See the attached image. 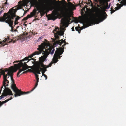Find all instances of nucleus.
Wrapping results in <instances>:
<instances>
[{"label": "nucleus", "mask_w": 126, "mask_h": 126, "mask_svg": "<svg viewBox=\"0 0 126 126\" xmlns=\"http://www.w3.org/2000/svg\"><path fill=\"white\" fill-rule=\"evenodd\" d=\"M28 62V61H27V62H24V64L22 62H19L17 64H14L15 67L14 68L13 66H12L9 67L8 69H0V78L1 75H2L3 76L4 85L7 83L6 85V86H8L9 82L8 80H6V78L7 76H10V79L12 83L11 85V88H12V87L13 86L14 88L17 89L15 85L13 84L14 83L13 77V73L16 72L17 70L19 69V71L17 74V76L18 77H19L20 76H18L22 72L25 71L28 68H31L30 66H28L26 64V63H27Z\"/></svg>", "instance_id": "obj_1"}, {"label": "nucleus", "mask_w": 126, "mask_h": 126, "mask_svg": "<svg viewBox=\"0 0 126 126\" xmlns=\"http://www.w3.org/2000/svg\"><path fill=\"white\" fill-rule=\"evenodd\" d=\"M58 15H63L65 16L62 22L63 26L61 27L60 30L59 31V28L57 27L54 31L56 32L55 33L54 31L53 32L54 33V37L55 38L59 39V36H62L64 34V32L65 30V28L68 26V25L66 26L65 25L66 23H69L71 19L69 16L67 14L66 10V11L65 13H64L63 10L58 9L57 10V12H55L52 15L48 18V20H52L54 21L57 18V16Z\"/></svg>", "instance_id": "obj_2"}, {"label": "nucleus", "mask_w": 126, "mask_h": 126, "mask_svg": "<svg viewBox=\"0 0 126 126\" xmlns=\"http://www.w3.org/2000/svg\"><path fill=\"white\" fill-rule=\"evenodd\" d=\"M39 47L37 48L38 51H35L33 55L32 56L33 57V56L36 55H38L41 53L43 56H41L39 58V62L38 64L39 65L40 67H42V70L44 72L47 71L46 69L49 67V66H46L43 63L44 62H45L47 59V57L50 53L51 55L53 54L55 51V49L53 48L49 47L48 48L47 50L45 49L44 47L41 45L38 46Z\"/></svg>", "instance_id": "obj_3"}, {"label": "nucleus", "mask_w": 126, "mask_h": 126, "mask_svg": "<svg viewBox=\"0 0 126 126\" xmlns=\"http://www.w3.org/2000/svg\"><path fill=\"white\" fill-rule=\"evenodd\" d=\"M21 9V7L20 6L14 7L9 10L8 12L9 14L4 13L3 15L4 17H2L1 18V21H3L1 22H5L8 24L9 26L11 28V31L12 32H14V27L13 26L14 17L16 16L15 13L17 11Z\"/></svg>", "instance_id": "obj_4"}, {"label": "nucleus", "mask_w": 126, "mask_h": 126, "mask_svg": "<svg viewBox=\"0 0 126 126\" xmlns=\"http://www.w3.org/2000/svg\"><path fill=\"white\" fill-rule=\"evenodd\" d=\"M38 85V83H36L34 87L30 91L27 92H22L21 90H19L18 89H15L14 88L13 86L12 87V89L13 91L15 93V94L14 95L15 97H16L18 96H20L21 95L27 94L32 91Z\"/></svg>", "instance_id": "obj_5"}, {"label": "nucleus", "mask_w": 126, "mask_h": 126, "mask_svg": "<svg viewBox=\"0 0 126 126\" xmlns=\"http://www.w3.org/2000/svg\"><path fill=\"white\" fill-rule=\"evenodd\" d=\"M3 84H4L3 82ZM6 84L5 85L3 84V85L5 87V89L3 91V93L2 94V95L0 96V100L3 98L4 96H7L8 95H13L11 90L8 88H6V86H5Z\"/></svg>", "instance_id": "obj_6"}, {"label": "nucleus", "mask_w": 126, "mask_h": 126, "mask_svg": "<svg viewBox=\"0 0 126 126\" xmlns=\"http://www.w3.org/2000/svg\"><path fill=\"white\" fill-rule=\"evenodd\" d=\"M92 20L91 19H87L84 20L83 22H80L81 23H82L83 25V26L81 28H83L82 29H85V28L89 27V26L91 25V24H93V23H92Z\"/></svg>", "instance_id": "obj_7"}, {"label": "nucleus", "mask_w": 126, "mask_h": 126, "mask_svg": "<svg viewBox=\"0 0 126 126\" xmlns=\"http://www.w3.org/2000/svg\"><path fill=\"white\" fill-rule=\"evenodd\" d=\"M64 50H62L61 52H58L57 53H56V52H55V54L54 55L53 57L52 60L54 63H56L58 61L57 60L59 59H60V56L63 53Z\"/></svg>", "instance_id": "obj_8"}, {"label": "nucleus", "mask_w": 126, "mask_h": 126, "mask_svg": "<svg viewBox=\"0 0 126 126\" xmlns=\"http://www.w3.org/2000/svg\"><path fill=\"white\" fill-rule=\"evenodd\" d=\"M38 2L36 0H34L32 4L33 6H39L40 5L44 6L46 3V0H38Z\"/></svg>", "instance_id": "obj_9"}, {"label": "nucleus", "mask_w": 126, "mask_h": 126, "mask_svg": "<svg viewBox=\"0 0 126 126\" xmlns=\"http://www.w3.org/2000/svg\"><path fill=\"white\" fill-rule=\"evenodd\" d=\"M33 70L34 71V72L40 74H41L40 71H41L42 69L40 67L39 65L38 64L37 65L33 68Z\"/></svg>", "instance_id": "obj_10"}, {"label": "nucleus", "mask_w": 126, "mask_h": 126, "mask_svg": "<svg viewBox=\"0 0 126 126\" xmlns=\"http://www.w3.org/2000/svg\"><path fill=\"white\" fill-rule=\"evenodd\" d=\"M107 16V15H106L105 16L104 15H103L102 17H101L100 16H99L98 17V18L95 21V23L94 24H97L100 22L103 21L106 18Z\"/></svg>", "instance_id": "obj_11"}, {"label": "nucleus", "mask_w": 126, "mask_h": 126, "mask_svg": "<svg viewBox=\"0 0 126 126\" xmlns=\"http://www.w3.org/2000/svg\"><path fill=\"white\" fill-rule=\"evenodd\" d=\"M12 99V97H10V99H7L6 100H5V101H3L2 102V103L0 105V106L3 105V104H4L5 103L7 102L8 101H9L10 100H11V99Z\"/></svg>", "instance_id": "obj_12"}, {"label": "nucleus", "mask_w": 126, "mask_h": 126, "mask_svg": "<svg viewBox=\"0 0 126 126\" xmlns=\"http://www.w3.org/2000/svg\"><path fill=\"white\" fill-rule=\"evenodd\" d=\"M122 5H123V4H122ZM122 5L120 7H115V10H112V11H111V12H110L111 13V14H112L113 13H114V12H115L117 10L119 9H120L121 7H122Z\"/></svg>", "instance_id": "obj_13"}, {"label": "nucleus", "mask_w": 126, "mask_h": 126, "mask_svg": "<svg viewBox=\"0 0 126 126\" xmlns=\"http://www.w3.org/2000/svg\"><path fill=\"white\" fill-rule=\"evenodd\" d=\"M36 11L35 10H34L33 12L31 13V14L30 15V18L32 17L34 15L36 12Z\"/></svg>", "instance_id": "obj_14"}, {"label": "nucleus", "mask_w": 126, "mask_h": 126, "mask_svg": "<svg viewBox=\"0 0 126 126\" xmlns=\"http://www.w3.org/2000/svg\"><path fill=\"white\" fill-rule=\"evenodd\" d=\"M120 3L121 4H123L122 6L123 5L125 6L126 5V0H123V2L121 1Z\"/></svg>", "instance_id": "obj_15"}, {"label": "nucleus", "mask_w": 126, "mask_h": 126, "mask_svg": "<svg viewBox=\"0 0 126 126\" xmlns=\"http://www.w3.org/2000/svg\"><path fill=\"white\" fill-rule=\"evenodd\" d=\"M30 15H28L26 17H24L23 18V20H26L28 18H30Z\"/></svg>", "instance_id": "obj_16"}, {"label": "nucleus", "mask_w": 126, "mask_h": 126, "mask_svg": "<svg viewBox=\"0 0 126 126\" xmlns=\"http://www.w3.org/2000/svg\"><path fill=\"white\" fill-rule=\"evenodd\" d=\"M105 0H100V2L102 4H103L104 3L105 1Z\"/></svg>", "instance_id": "obj_17"}, {"label": "nucleus", "mask_w": 126, "mask_h": 126, "mask_svg": "<svg viewBox=\"0 0 126 126\" xmlns=\"http://www.w3.org/2000/svg\"><path fill=\"white\" fill-rule=\"evenodd\" d=\"M30 38V36H27L26 37V41H29V39Z\"/></svg>", "instance_id": "obj_18"}, {"label": "nucleus", "mask_w": 126, "mask_h": 126, "mask_svg": "<svg viewBox=\"0 0 126 126\" xmlns=\"http://www.w3.org/2000/svg\"><path fill=\"white\" fill-rule=\"evenodd\" d=\"M20 18V17H19L18 16H16V18L15 19V21L16 22H17L18 21V20Z\"/></svg>", "instance_id": "obj_19"}, {"label": "nucleus", "mask_w": 126, "mask_h": 126, "mask_svg": "<svg viewBox=\"0 0 126 126\" xmlns=\"http://www.w3.org/2000/svg\"><path fill=\"white\" fill-rule=\"evenodd\" d=\"M43 38V37L42 36H41L37 40V42H38L39 41H40Z\"/></svg>", "instance_id": "obj_20"}, {"label": "nucleus", "mask_w": 126, "mask_h": 126, "mask_svg": "<svg viewBox=\"0 0 126 126\" xmlns=\"http://www.w3.org/2000/svg\"><path fill=\"white\" fill-rule=\"evenodd\" d=\"M33 73L35 75V77H36V78H38V77H39V76L38 75L36 74L34 72H33Z\"/></svg>", "instance_id": "obj_21"}, {"label": "nucleus", "mask_w": 126, "mask_h": 126, "mask_svg": "<svg viewBox=\"0 0 126 126\" xmlns=\"http://www.w3.org/2000/svg\"><path fill=\"white\" fill-rule=\"evenodd\" d=\"M110 3L109 4V6L105 8V9H109L110 7Z\"/></svg>", "instance_id": "obj_22"}, {"label": "nucleus", "mask_w": 126, "mask_h": 126, "mask_svg": "<svg viewBox=\"0 0 126 126\" xmlns=\"http://www.w3.org/2000/svg\"><path fill=\"white\" fill-rule=\"evenodd\" d=\"M43 76L45 77L46 78V79H45V80H46L47 79V76L45 75V74H44L43 75Z\"/></svg>", "instance_id": "obj_23"}, {"label": "nucleus", "mask_w": 126, "mask_h": 126, "mask_svg": "<svg viewBox=\"0 0 126 126\" xmlns=\"http://www.w3.org/2000/svg\"><path fill=\"white\" fill-rule=\"evenodd\" d=\"M28 71V70H27L26 71L23 72H22V73H21L20 75H21V74H24V73H26Z\"/></svg>", "instance_id": "obj_24"}, {"label": "nucleus", "mask_w": 126, "mask_h": 126, "mask_svg": "<svg viewBox=\"0 0 126 126\" xmlns=\"http://www.w3.org/2000/svg\"><path fill=\"white\" fill-rule=\"evenodd\" d=\"M28 59L27 58H25L24 59H23V61H27L28 60Z\"/></svg>", "instance_id": "obj_25"}, {"label": "nucleus", "mask_w": 126, "mask_h": 126, "mask_svg": "<svg viewBox=\"0 0 126 126\" xmlns=\"http://www.w3.org/2000/svg\"><path fill=\"white\" fill-rule=\"evenodd\" d=\"M53 63H50L49 64V65L47 66H49V67H50L51 65Z\"/></svg>", "instance_id": "obj_26"}, {"label": "nucleus", "mask_w": 126, "mask_h": 126, "mask_svg": "<svg viewBox=\"0 0 126 126\" xmlns=\"http://www.w3.org/2000/svg\"><path fill=\"white\" fill-rule=\"evenodd\" d=\"M5 42V41L4 40H3L2 41V42H0V44H2V43H4Z\"/></svg>", "instance_id": "obj_27"}, {"label": "nucleus", "mask_w": 126, "mask_h": 126, "mask_svg": "<svg viewBox=\"0 0 126 126\" xmlns=\"http://www.w3.org/2000/svg\"><path fill=\"white\" fill-rule=\"evenodd\" d=\"M75 29L76 31H78V30H79L78 29V28H77V27H76L75 28Z\"/></svg>", "instance_id": "obj_28"}, {"label": "nucleus", "mask_w": 126, "mask_h": 126, "mask_svg": "<svg viewBox=\"0 0 126 126\" xmlns=\"http://www.w3.org/2000/svg\"><path fill=\"white\" fill-rule=\"evenodd\" d=\"M42 75H43L45 73V72H44V71H42Z\"/></svg>", "instance_id": "obj_29"}, {"label": "nucleus", "mask_w": 126, "mask_h": 126, "mask_svg": "<svg viewBox=\"0 0 126 126\" xmlns=\"http://www.w3.org/2000/svg\"><path fill=\"white\" fill-rule=\"evenodd\" d=\"M71 29H72V31H74V27H72V28H71Z\"/></svg>", "instance_id": "obj_30"}, {"label": "nucleus", "mask_w": 126, "mask_h": 126, "mask_svg": "<svg viewBox=\"0 0 126 126\" xmlns=\"http://www.w3.org/2000/svg\"><path fill=\"white\" fill-rule=\"evenodd\" d=\"M8 0H6V2L5 3V4H6L7 5L9 4L7 2Z\"/></svg>", "instance_id": "obj_31"}, {"label": "nucleus", "mask_w": 126, "mask_h": 126, "mask_svg": "<svg viewBox=\"0 0 126 126\" xmlns=\"http://www.w3.org/2000/svg\"><path fill=\"white\" fill-rule=\"evenodd\" d=\"M18 22H16V21H15L14 22V24H15V25H16L17 24H18Z\"/></svg>", "instance_id": "obj_32"}, {"label": "nucleus", "mask_w": 126, "mask_h": 126, "mask_svg": "<svg viewBox=\"0 0 126 126\" xmlns=\"http://www.w3.org/2000/svg\"><path fill=\"white\" fill-rule=\"evenodd\" d=\"M10 76H10H7V78H6V80H7V78L8 79L9 78Z\"/></svg>", "instance_id": "obj_33"}, {"label": "nucleus", "mask_w": 126, "mask_h": 126, "mask_svg": "<svg viewBox=\"0 0 126 126\" xmlns=\"http://www.w3.org/2000/svg\"><path fill=\"white\" fill-rule=\"evenodd\" d=\"M19 62V61H16L14 62V63H17L18 62Z\"/></svg>", "instance_id": "obj_34"}, {"label": "nucleus", "mask_w": 126, "mask_h": 126, "mask_svg": "<svg viewBox=\"0 0 126 126\" xmlns=\"http://www.w3.org/2000/svg\"><path fill=\"white\" fill-rule=\"evenodd\" d=\"M27 12H25V11L24 12V13L23 14V16H24L26 13Z\"/></svg>", "instance_id": "obj_35"}, {"label": "nucleus", "mask_w": 126, "mask_h": 126, "mask_svg": "<svg viewBox=\"0 0 126 126\" xmlns=\"http://www.w3.org/2000/svg\"><path fill=\"white\" fill-rule=\"evenodd\" d=\"M36 78V79L37 81V80H39V78Z\"/></svg>", "instance_id": "obj_36"}, {"label": "nucleus", "mask_w": 126, "mask_h": 126, "mask_svg": "<svg viewBox=\"0 0 126 126\" xmlns=\"http://www.w3.org/2000/svg\"><path fill=\"white\" fill-rule=\"evenodd\" d=\"M17 32V30H14V32Z\"/></svg>", "instance_id": "obj_37"}, {"label": "nucleus", "mask_w": 126, "mask_h": 126, "mask_svg": "<svg viewBox=\"0 0 126 126\" xmlns=\"http://www.w3.org/2000/svg\"><path fill=\"white\" fill-rule=\"evenodd\" d=\"M75 22L76 23H78V21H75Z\"/></svg>", "instance_id": "obj_38"}, {"label": "nucleus", "mask_w": 126, "mask_h": 126, "mask_svg": "<svg viewBox=\"0 0 126 126\" xmlns=\"http://www.w3.org/2000/svg\"><path fill=\"white\" fill-rule=\"evenodd\" d=\"M38 82H39V80H37V82L36 83H38Z\"/></svg>", "instance_id": "obj_39"}, {"label": "nucleus", "mask_w": 126, "mask_h": 126, "mask_svg": "<svg viewBox=\"0 0 126 126\" xmlns=\"http://www.w3.org/2000/svg\"><path fill=\"white\" fill-rule=\"evenodd\" d=\"M78 32L79 33H80V31H79V30H78Z\"/></svg>", "instance_id": "obj_40"}, {"label": "nucleus", "mask_w": 126, "mask_h": 126, "mask_svg": "<svg viewBox=\"0 0 126 126\" xmlns=\"http://www.w3.org/2000/svg\"><path fill=\"white\" fill-rule=\"evenodd\" d=\"M1 21H1V19H0V22H1Z\"/></svg>", "instance_id": "obj_41"}, {"label": "nucleus", "mask_w": 126, "mask_h": 126, "mask_svg": "<svg viewBox=\"0 0 126 126\" xmlns=\"http://www.w3.org/2000/svg\"><path fill=\"white\" fill-rule=\"evenodd\" d=\"M19 27H20V26H18L17 27H16V29L17 28H18Z\"/></svg>", "instance_id": "obj_42"}, {"label": "nucleus", "mask_w": 126, "mask_h": 126, "mask_svg": "<svg viewBox=\"0 0 126 126\" xmlns=\"http://www.w3.org/2000/svg\"><path fill=\"white\" fill-rule=\"evenodd\" d=\"M121 1V0H118V1L119 2H120V1Z\"/></svg>", "instance_id": "obj_43"}, {"label": "nucleus", "mask_w": 126, "mask_h": 126, "mask_svg": "<svg viewBox=\"0 0 126 126\" xmlns=\"http://www.w3.org/2000/svg\"><path fill=\"white\" fill-rule=\"evenodd\" d=\"M23 10L24 12L25 11L23 9H22Z\"/></svg>", "instance_id": "obj_44"}, {"label": "nucleus", "mask_w": 126, "mask_h": 126, "mask_svg": "<svg viewBox=\"0 0 126 126\" xmlns=\"http://www.w3.org/2000/svg\"><path fill=\"white\" fill-rule=\"evenodd\" d=\"M71 3V4H72L71 3Z\"/></svg>", "instance_id": "obj_45"}, {"label": "nucleus", "mask_w": 126, "mask_h": 126, "mask_svg": "<svg viewBox=\"0 0 126 126\" xmlns=\"http://www.w3.org/2000/svg\"><path fill=\"white\" fill-rule=\"evenodd\" d=\"M4 46V45H3V46Z\"/></svg>", "instance_id": "obj_46"}, {"label": "nucleus", "mask_w": 126, "mask_h": 126, "mask_svg": "<svg viewBox=\"0 0 126 126\" xmlns=\"http://www.w3.org/2000/svg\"><path fill=\"white\" fill-rule=\"evenodd\" d=\"M111 9H112V8H111Z\"/></svg>", "instance_id": "obj_47"}]
</instances>
